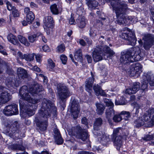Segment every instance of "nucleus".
Listing matches in <instances>:
<instances>
[{
  "instance_id": "1",
  "label": "nucleus",
  "mask_w": 154,
  "mask_h": 154,
  "mask_svg": "<svg viewBox=\"0 0 154 154\" xmlns=\"http://www.w3.org/2000/svg\"><path fill=\"white\" fill-rule=\"evenodd\" d=\"M109 5L115 11L117 17L116 21L119 24L129 25L134 22L133 18L132 16H126V12L128 9L126 3L113 1L111 2Z\"/></svg>"
},
{
  "instance_id": "2",
  "label": "nucleus",
  "mask_w": 154,
  "mask_h": 154,
  "mask_svg": "<svg viewBox=\"0 0 154 154\" xmlns=\"http://www.w3.org/2000/svg\"><path fill=\"white\" fill-rule=\"evenodd\" d=\"M144 56V54L141 51L140 48H137L135 47L129 48L123 54H121L119 62L118 68L120 69L121 67L124 66H128L131 63L133 62L132 58L134 59L136 61H140L143 59Z\"/></svg>"
},
{
  "instance_id": "3",
  "label": "nucleus",
  "mask_w": 154,
  "mask_h": 154,
  "mask_svg": "<svg viewBox=\"0 0 154 154\" xmlns=\"http://www.w3.org/2000/svg\"><path fill=\"white\" fill-rule=\"evenodd\" d=\"M56 112V107L54 106L52 102L50 100L44 99L41 104V109L38 113V116L37 115L35 118L37 119L42 118L48 119L51 116L52 113L55 115Z\"/></svg>"
},
{
  "instance_id": "4",
  "label": "nucleus",
  "mask_w": 154,
  "mask_h": 154,
  "mask_svg": "<svg viewBox=\"0 0 154 154\" xmlns=\"http://www.w3.org/2000/svg\"><path fill=\"white\" fill-rule=\"evenodd\" d=\"M116 29L113 26L106 25V33L108 34L107 40L109 45H106V60L112 59L115 54V53L112 47L113 43V37Z\"/></svg>"
},
{
  "instance_id": "5",
  "label": "nucleus",
  "mask_w": 154,
  "mask_h": 154,
  "mask_svg": "<svg viewBox=\"0 0 154 154\" xmlns=\"http://www.w3.org/2000/svg\"><path fill=\"white\" fill-rule=\"evenodd\" d=\"M152 75L151 72H148L144 73L143 76V82L141 86L140 91L141 92V96H143L145 94L146 92L148 91L147 87L149 83L150 88L151 89H154V76Z\"/></svg>"
},
{
  "instance_id": "6",
  "label": "nucleus",
  "mask_w": 154,
  "mask_h": 154,
  "mask_svg": "<svg viewBox=\"0 0 154 154\" xmlns=\"http://www.w3.org/2000/svg\"><path fill=\"white\" fill-rule=\"evenodd\" d=\"M121 129V128L119 127L113 129L111 136V141L113 142L114 146L118 150L120 149L122 144L123 136L120 132L122 131Z\"/></svg>"
},
{
  "instance_id": "7",
  "label": "nucleus",
  "mask_w": 154,
  "mask_h": 154,
  "mask_svg": "<svg viewBox=\"0 0 154 154\" xmlns=\"http://www.w3.org/2000/svg\"><path fill=\"white\" fill-rule=\"evenodd\" d=\"M29 93L27 86L24 85L20 89L19 94L22 99L29 103L36 104L40 102V100L39 99H33L29 94Z\"/></svg>"
},
{
  "instance_id": "8",
  "label": "nucleus",
  "mask_w": 154,
  "mask_h": 154,
  "mask_svg": "<svg viewBox=\"0 0 154 154\" xmlns=\"http://www.w3.org/2000/svg\"><path fill=\"white\" fill-rule=\"evenodd\" d=\"M57 89L60 99L62 101H64L66 99L72 95L69 88L66 86L61 84L57 85Z\"/></svg>"
},
{
  "instance_id": "9",
  "label": "nucleus",
  "mask_w": 154,
  "mask_h": 154,
  "mask_svg": "<svg viewBox=\"0 0 154 154\" xmlns=\"http://www.w3.org/2000/svg\"><path fill=\"white\" fill-rule=\"evenodd\" d=\"M73 135L77 138L85 141L89 137V135L87 131L79 126L78 125L73 128L72 130Z\"/></svg>"
},
{
  "instance_id": "10",
  "label": "nucleus",
  "mask_w": 154,
  "mask_h": 154,
  "mask_svg": "<svg viewBox=\"0 0 154 154\" xmlns=\"http://www.w3.org/2000/svg\"><path fill=\"white\" fill-rule=\"evenodd\" d=\"M106 47L100 46L96 47L94 49L92 52V57L95 62H97L103 59V56L106 53Z\"/></svg>"
},
{
  "instance_id": "11",
  "label": "nucleus",
  "mask_w": 154,
  "mask_h": 154,
  "mask_svg": "<svg viewBox=\"0 0 154 154\" xmlns=\"http://www.w3.org/2000/svg\"><path fill=\"white\" fill-rule=\"evenodd\" d=\"M120 36L123 39L128 41L129 45L133 46L135 45L137 39L134 31L130 30L122 32Z\"/></svg>"
},
{
  "instance_id": "12",
  "label": "nucleus",
  "mask_w": 154,
  "mask_h": 154,
  "mask_svg": "<svg viewBox=\"0 0 154 154\" xmlns=\"http://www.w3.org/2000/svg\"><path fill=\"white\" fill-rule=\"evenodd\" d=\"M19 132L16 125H14L11 126L10 124L7 125L4 130V132L7 135L14 139L19 137Z\"/></svg>"
},
{
  "instance_id": "13",
  "label": "nucleus",
  "mask_w": 154,
  "mask_h": 154,
  "mask_svg": "<svg viewBox=\"0 0 154 154\" xmlns=\"http://www.w3.org/2000/svg\"><path fill=\"white\" fill-rule=\"evenodd\" d=\"M114 103L111 100L106 98V119L110 125H112L113 123L110 118L113 116L115 113V111L113 109Z\"/></svg>"
},
{
  "instance_id": "14",
  "label": "nucleus",
  "mask_w": 154,
  "mask_h": 154,
  "mask_svg": "<svg viewBox=\"0 0 154 154\" xmlns=\"http://www.w3.org/2000/svg\"><path fill=\"white\" fill-rule=\"evenodd\" d=\"M142 39L144 41L143 47L145 50H149L154 45V35L152 34H145Z\"/></svg>"
},
{
  "instance_id": "15",
  "label": "nucleus",
  "mask_w": 154,
  "mask_h": 154,
  "mask_svg": "<svg viewBox=\"0 0 154 154\" xmlns=\"http://www.w3.org/2000/svg\"><path fill=\"white\" fill-rule=\"evenodd\" d=\"M3 113L7 116L17 115L19 113L17 105L13 103L6 106L3 110Z\"/></svg>"
},
{
  "instance_id": "16",
  "label": "nucleus",
  "mask_w": 154,
  "mask_h": 154,
  "mask_svg": "<svg viewBox=\"0 0 154 154\" xmlns=\"http://www.w3.org/2000/svg\"><path fill=\"white\" fill-rule=\"evenodd\" d=\"M19 102L20 109H23V111L28 116H30L35 114V111L32 106L28 103L25 104L22 100H20Z\"/></svg>"
},
{
  "instance_id": "17",
  "label": "nucleus",
  "mask_w": 154,
  "mask_h": 154,
  "mask_svg": "<svg viewBox=\"0 0 154 154\" xmlns=\"http://www.w3.org/2000/svg\"><path fill=\"white\" fill-rule=\"evenodd\" d=\"M132 66L133 67L131 68L129 70L130 75L131 76L138 77L140 76L142 72L141 64L139 63H136L135 64H133Z\"/></svg>"
},
{
  "instance_id": "18",
  "label": "nucleus",
  "mask_w": 154,
  "mask_h": 154,
  "mask_svg": "<svg viewBox=\"0 0 154 154\" xmlns=\"http://www.w3.org/2000/svg\"><path fill=\"white\" fill-rule=\"evenodd\" d=\"M71 111L72 116L74 119H76L78 116L80 110L79 104L75 100H74L72 102Z\"/></svg>"
},
{
  "instance_id": "19",
  "label": "nucleus",
  "mask_w": 154,
  "mask_h": 154,
  "mask_svg": "<svg viewBox=\"0 0 154 154\" xmlns=\"http://www.w3.org/2000/svg\"><path fill=\"white\" fill-rule=\"evenodd\" d=\"M11 97V96L7 91L0 89V105L9 101Z\"/></svg>"
},
{
  "instance_id": "20",
  "label": "nucleus",
  "mask_w": 154,
  "mask_h": 154,
  "mask_svg": "<svg viewBox=\"0 0 154 154\" xmlns=\"http://www.w3.org/2000/svg\"><path fill=\"white\" fill-rule=\"evenodd\" d=\"M6 85L8 87H12L15 88L18 87L19 85V82L15 79L14 76L8 77L5 81Z\"/></svg>"
},
{
  "instance_id": "21",
  "label": "nucleus",
  "mask_w": 154,
  "mask_h": 154,
  "mask_svg": "<svg viewBox=\"0 0 154 154\" xmlns=\"http://www.w3.org/2000/svg\"><path fill=\"white\" fill-rule=\"evenodd\" d=\"M91 77L89 78L86 80L85 82V86L86 90L88 92L89 94L91 95V91L92 90V87L94 80V75L92 72H91Z\"/></svg>"
},
{
  "instance_id": "22",
  "label": "nucleus",
  "mask_w": 154,
  "mask_h": 154,
  "mask_svg": "<svg viewBox=\"0 0 154 154\" xmlns=\"http://www.w3.org/2000/svg\"><path fill=\"white\" fill-rule=\"evenodd\" d=\"M121 115H123L124 117H127V118L131 117L130 113L128 112L123 111L121 112L120 114L114 115L112 118L113 121L115 122H118L122 121V118Z\"/></svg>"
},
{
  "instance_id": "23",
  "label": "nucleus",
  "mask_w": 154,
  "mask_h": 154,
  "mask_svg": "<svg viewBox=\"0 0 154 154\" xmlns=\"http://www.w3.org/2000/svg\"><path fill=\"white\" fill-rule=\"evenodd\" d=\"M42 86L38 84H35L33 85L30 88L29 92L31 94H37L43 90Z\"/></svg>"
},
{
  "instance_id": "24",
  "label": "nucleus",
  "mask_w": 154,
  "mask_h": 154,
  "mask_svg": "<svg viewBox=\"0 0 154 154\" xmlns=\"http://www.w3.org/2000/svg\"><path fill=\"white\" fill-rule=\"evenodd\" d=\"M54 137L55 141L58 144H62L63 142V140L61 137L60 131L57 129L55 128L54 130Z\"/></svg>"
},
{
  "instance_id": "25",
  "label": "nucleus",
  "mask_w": 154,
  "mask_h": 154,
  "mask_svg": "<svg viewBox=\"0 0 154 154\" xmlns=\"http://www.w3.org/2000/svg\"><path fill=\"white\" fill-rule=\"evenodd\" d=\"M45 119V121L38 122L37 123V126L39 129L43 131L46 130L48 125V119Z\"/></svg>"
},
{
  "instance_id": "26",
  "label": "nucleus",
  "mask_w": 154,
  "mask_h": 154,
  "mask_svg": "<svg viewBox=\"0 0 154 154\" xmlns=\"http://www.w3.org/2000/svg\"><path fill=\"white\" fill-rule=\"evenodd\" d=\"M45 26L49 27H54V22L53 18L50 16H47L45 18L44 22Z\"/></svg>"
},
{
  "instance_id": "27",
  "label": "nucleus",
  "mask_w": 154,
  "mask_h": 154,
  "mask_svg": "<svg viewBox=\"0 0 154 154\" xmlns=\"http://www.w3.org/2000/svg\"><path fill=\"white\" fill-rule=\"evenodd\" d=\"M76 21L80 28H83L85 26L86 20L84 17H79L78 19L76 20Z\"/></svg>"
},
{
  "instance_id": "28",
  "label": "nucleus",
  "mask_w": 154,
  "mask_h": 154,
  "mask_svg": "<svg viewBox=\"0 0 154 154\" xmlns=\"http://www.w3.org/2000/svg\"><path fill=\"white\" fill-rule=\"evenodd\" d=\"M140 83L138 82L134 83L132 86L129 89L131 92L128 93H131V94H135L140 88Z\"/></svg>"
},
{
  "instance_id": "29",
  "label": "nucleus",
  "mask_w": 154,
  "mask_h": 154,
  "mask_svg": "<svg viewBox=\"0 0 154 154\" xmlns=\"http://www.w3.org/2000/svg\"><path fill=\"white\" fill-rule=\"evenodd\" d=\"M103 124V120L100 118H98L96 119L94 123V129L96 131L99 130V127Z\"/></svg>"
},
{
  "instance_id": "30",
  "label": "nucleus",
  "mask_w": 154,
  "mask_h": 154,
  "mask_svg": "<svg viewBox=\"0 0 154 154\" xmlns=\"http://www.w3.org/2000/svg\"><path fill=\"white\" fill-rule=\"evenodd\" d=\"M17 75L20 79L25 78L27 75L26 71L23 68H19L17 70Z\"/></svg>"
},
{
  "instance_id": "31",
  "label": "nucleus",
  "mask_w": 154,
  "mask_h": 154,
  "mask_svg": "<svg viewBox=\"0 0 154 154\" xmlns=\"http://www.w3.org/2000/svg\"><path fill=\"white\" fill-rule=\"evenodd\" d=\"M93 89L97 95H100L101 96H105V95L104 92L101 89L100 86L98 85H94V86Z\"/></svg>"
},
{
  "instance_id": "32",
  "label": "nucleus",
  "mask_w": 154,
  "mask_h": 154,
  "mask_svg": "<svg viewBox=\"0 0 154 154\" xmlns=\"http://www.w3.org/2000/svg\"><path fill=\"white\" fill-rule=\"evenodd\" d=\"M8 40L12 43L14 45H17L19 42L16 37L12 34H9L7 36Z\"/></svg>"
},
{
  "instance_id": "33",
  "label": "nucleus",
  "mask_w": 154,
  "mask_h": 154,
  "mask_svg": "<svg viewBox=\"0 0 154 154\" xmlns=\"http://www.w3.org/2000/svg\"><path fill=\"white\" fill-rule=\"evenodd\" d=\"M134 123L136 127L137 128L141 127L144 124V120L143 119L142 117L141 116L139 117L134 121Z\"/></svg>"
},
{
  "instance_id": "34",
  "label": "nucleus",
  "mask_w": 154,
  "mask_h": 154,
  "mask_svg": "<svg viewBox=\"0 0 154 154\" xmlns=\"http://www.w3.org/2000/svg\"><path fill=\"white\" fill-rule=\"evenodd\" d=\"M127 100L124 96H122L118 100H116L115 104L116 105H122L126 104Z\"/></svg>"
},
{
  "instance_id": "35",
  "label": "nucleus",
  "mask_w": 154,
  "mask_h": 154,
  "mask_svg": "<svg viewBox=\"0 0 154 154\" xmlns=\"http://www.w3.org/2000/svg\"><path fill=\"white\" fill-rule=\"evenodd\" d=\"M74 57L77 61H81L82 59V51L79 49L76 51L74 54Z\"/></svg>"
},
{
  "instance_id": "36",
  "label": "nucleus",
  "mask_w": 154,
  "mask_h": 154,
  "mask_svg": "<svg viewBox=\"0 0 154 154\" xmlns=\"http://www.w3.org/2000/svg\"><path fill=\"white\" fill-rule=\"evenodd\" d=\"M11 148L14 150L18 149L20 150L23 151L25 150V148L22 144H14L11 145Z\"/></svg>"
},
{
  "instance_id": "37",
  "label": "nucleus",
  "mask_w": 154,
  "mask_h": 154,
  "mask_svg": "<svg viewBox=\"0 0 154 154\" xmlns=\"http://www.w3.org/2000/svg\"><path fill=\"white\" fill-rule=\"evenodd\" d=\"M26 16V20L28 23L30 24L32 23L35 19V16L32 12H29Z\"/></svg>"
},
{
  "instance_id": "38",
  "label": "nucleus",
  "mask_w": 154,
  "mask_h": 154,
  "mask_svg": "<svg viewBox=\"0 0 154 154\" xmlns=\"http://www.w3.org/2000/svg\"><path fill=\"white\" fill-rule=\"evenodd\" d=\"M96 106L97 108L96 111L97 114L100 115L102 114L103 113L105 109L104 106L98 103L96 104Z\"/></svg>"
},
{
  "instance_id": "39",
  "label": "nucleus",
  "mask_w": 154,
  "mask_h": 154,
  "mask_svg": "<svg viewBox=\"0 0 154 154\" xmlns=\"http://www.w3.org/2000/svg\"><path fill=\"white\" fill-rule=\"evenodd\" d=\"M4 68L6 69V73L9 75H13L14 74V72L13 69L10 67L9 64L5 62Z\"/></svg>"
},
{
  "instance_id": "40",
  "label": "nucleus",
  "mask_w": 154,
  "mask_h": 154,
  "mask_svg": "<svg viewBox=\"0 0 154 154\" xmlns=\"http://www.w3.org/2000/svg\"><path fill=\"white\" fill-rule=\"evenodd\" d=\"M18 38L22 44L26 46H28L30 45V43L28 42L27 39L22 35H18Z\"/></svg>"
},
{
  "instance_id": "41",
  "label": "nucleus",
  "mask_w": 154,
  "mask_h": 154,
  "mask_svg": "<svg viewBox=\"0 0 154 154\" xmlns=\"http://www.w3.org/2000/svg\"><path fill=\"white\" fill-rule=\"evenodd\" d=\"M50 8L51 12L53 14H58V9L56 4H54L51 5L50 6Z\"/></svg>"
},
{
  "instance_id": "42",
  "label": "nucleus",
  "mask_w": 154,
  "mask_h": 154,
  "mask_svg": "<svg viewBox=\"0 0 154 154\" xmlns=\"http://www.w3.org/2000/svg\"><path fill=\"white\" fill-rule=\"evenodd\" d=\"M98 5V3L95 0H93L88 5V7L90 9H95Z\"/></svg>"
},
{
  "instance_id": "43",
  "label": "nucleus",
  "mask_w": 154,
  "mask_h": 154,
  "mask_svg": "<svg viewBox=\"0 0 154 154\" xmlns=\"http://www.w3.org/2000/svg\"><path fill=\"white\" fill-rule=\"evenodd\" d=\"M24 59L27 61H31L34 59V54H25Z\"/></svg>"
},
{
  "instance_id": "44",
  "label": "nucleus",
  "mask_w": 154,
  "mask_h": 154,
  "mask_svg": "<svg viewBox=\"0 0 154 154\" xmlns=\"http://www.w3.org/2000/svg\"><path fill=\"white\" fill-rule=\"evenodd\" d=\"M40 34L38 35V34L30 35L28 36V39L30 42L33 43L36 40L37 37Z\"/></svg>"
},
{
  "instance_id": "45",
  "label": "nucleus",
  "mask_w": 154,
  "mask_h": 154,
  "mask_svg": "<svg viewBox=\"0 0 154 154\" xmlns=\"http://www.w3.org/2000/svg\"><path fill=\"white\" fill-rule=\"evenodd\" d=\"M142 117L143 119L144 120V122H147V123L148 125V123L151 119V116L149 114H147L146 113H144L143 116H141Z\"/></svg>"
},
{
  "instance_id": "46",
  "label": "nucleus",
  "mask_w": 154,
  "mask_h": 154,
  "mask_svg": "<svg viewBox=\"0 0 154 154\" xmlns=\"http://www.w3.org/2000/svg\"><path fill=\"white\" fill-rule=\"evenodd\" d=\"M11 14L14 17H18L20 15V13L16 9V8H14L13 9L12 11Z\"/></svg>"
},
{
  "instance_id": "47",
  "label": "nucleus",
  "mask_w": 154,
  "mask_h": 154,
  "mask_svg": "<svg viewBox=\"0 0 154 154\" xmlns=\"http://www.w3.org/2000/svg\"><path fill=\"white\" fill-rule=\"evenodd\" d=\"M84 9L82 7L77 8L76 14L79 15V17L82 16L83 13Z\"/></svg>"
},
{
  "instance_id": "48",
  "label": "nucleus",
  "mask_w": 154,
  "mask_h": 154,
  "mask_svg": "<svg viewBox=\"0 0 154 154\" xmlns=\"http://www.w3.org/2000/svg\"><path fill=\"white\" fill-rule=\"evenodd\" d=\"M65 47L63 44H61L57 47V51L59 52L62 53L65 50Z\"/></svg>"
},
{
  "instance_id": "49",
  "label": "nucleus",
  "mask_w": 154,
  "mask_h": 154,
  "mask_svg": "<svg viewBox=\"0 0 154 154\" xmlns=\"http://www.w3.org/2000/svg\"><path fill=\"white\" fill-rule=\"evenodd\" d=\"M89 34L91 36H94L96 35L94 27H91L90 30Z\"/></svg>"
},
{
  "instance_id": "50",
  "label": "nucleus",
  "mask_w": 154,
  "mask_h": 154,
  "mask_svg": "<svg viewBox=\"0 0 154 154\" xmlns=\"http://www.w3.org/2000/svg\"><path fill=\"white\" fill-rule=\"evenodd\" d=\"M6 4L7 5V8L9 11H12L13 9L14 8H16L15 7L13 6L10 2L8 1L6 2Z\"/></svg>"
},
{
  "instance_id": "51",
  "label": "nucleus",
  "mask_w": 154,
  "mask_h": 154,
  "mask_svg": "<svg viewBox=\"0 0 154 154\" xmlns=\"http://www.w3.org/2000/svg\"><path fill=\"white\" fill-rule=\"evenodd\" d=\"M60 59L63 64H66L67 59V57L65 55H61L60 57Z\"/></svg>"
},
{
  "instance_id": "52",
  "label": "nucleus",
  "mask_w": 154,
  "mask_h": 154,
  "mask_svg": "<svg viewBox=\"0 0 154 154\" xmlns=\"http://www.w3.org/2000/svg\"><path fill=\"white\" fill-rule=\"evenodd\" d=\"M48 62L49 64V67L51 69H52L54 68L55 66V64L51 59H48Z\"/></svg>"
},
{
  "instance_id": "53",
  "label": "nucleus",
  "mask_w": 154,
  "mask_h": 154,
  "mask_svg": "<svg viewBox=\"0 0 154 154\" xmlns=\"http://www.w3.org/2000/svg\"><path fill=\"white\" fill-rule=\"evenodd\" d=\"M153 138V136L149 134H147L144 137L143 139L144 140L148 141L151 140H152Z\"/></svg>"
},
{
  "instance_id": "54",
  "label": "nucleus",
  "mask_w": 154,
  "mask_h": 154,
  "mask_svg": "<svg viewBox=\"0 0 154 154\" xmlns=\"http://www.w3.org/2000/svg\"><path fill=\"white\" fill-rule=\"evenodd\" d=\"M53 27H49L45 26L44 27V29L46 32L47 34H49L52 31V29Z\"/></svg>"
},
{
  "instance_id": "55",
  "label": "nucleus",
  "mask_w": 154,
  "mask_h": 154,
  "mask_svg": "<svg viewBox=\"0 0 154 154\" xmlns=\"http://www.w3.org/2000/svg\"><path fill=\"white\" fill-rule=\"evenodd\" d=\"M0 52L4 55H7V54L5 50L4 49L3 47L1 45H0Z\"/></svg>"
},
{
  "instance_id": "56",
  "label": "nucleus",
  "mask_w": 154,
  "mask_h": 154,
  "mask_svg": "<svg viewBox=\"0 0 154 154\" xmlns=\"http://www.w3.org/2000/svg\"><path fill=\"white\" fill-rule=\"evenodd\" d=\"M35 58L36 61L40 63L41 61L42 56L39 54H37L35 55Z\"/></svg>"
},
{
  "instance_id": "57",
  "label": "nucleus",
  "mask_w": 154,
  "mask_h": 154,
  "mask_svg": "<svg viewBox=\"0 0 154 154\" xmlns=\"http://www.w3.org/2000/svg\"><path fill=\"white\" fill-rule=\"evenodd\" d=\"M82 122V124L85 125H88V122L87 119L85 117H83L81 120Z\"/></svg>"
},
{
  "instance_id": "58",
  "label": "nucleus",
  "mask_w": 154,
  "mask_h": 154,
  "mask_svg": "<svg viewBox=\"0 0 154 154\" xmlns=\"http://www.w3.org/2000/svg\"><path fill=\"white\" fill-rule=\"evenodd\" d=\"M4 64L5 62L3 63H0V73L3 72L5 67Z\"/></svg>"
},
{
  "instance_id": "59",
  "label": "nucleus",
  "mask_w": 154,
  "mask_h": 154,
  "mask_svg": "<svg viewBox=\"0 0 154 154\" xmlns=\"http://www.w3.org/2000/svg\"><path fill=\"white\" fill-rule=\"evenodd\" d=\"M19 57L22 59H25V54H23L20 52H18L17 53Z\"/></svg>"
},
{
  "instance_id": "60",
  "label": "nucleus",
  "mask_w": 154,
  "mask_h": 154,
  "mask_svg": "<svg viewBox=\"0 0 154 154\" xmlns=\"http://www.w3.org/2000/svg\"><path fill=\"white\" fill-rule=\"evenodd\" d=\"M88 62L89 63H91L92 62V59L91 56L89 55H87L85 56Z\"/></svg>"
},
{
  "instance_id": "61",
  "label": "nucleus",
  "mask_w": 154,
  "mask_h": 154,
  "mask_svg": "<svg viewBox=\"0 0 154 154\" xmlns=\"http://www.w3.org/2000/svg\"><path fill=\"white\" fill-rule=\"evenodd\" d=\"M24 11L26 15L30 13L29 12H32V11H30L29 8L28 7L25 8L24 9Z\"/></svg>"
},
{
  "instance_id": "62",
  "label": "nucleus",
  "mask_w": 154,
  "mask_h": 154,
  "mask_svg": "<svg viewBox=\"0 0 154 154\" xmlns=\"http://www.w3.org/2000/svg\"><path fill=\"white\" fill-rule=\"evenodd\" d=\"M42 49L45 52L48 51L49 50V48L48 46L46 45H45L43 46Z\"/></svg>"
},
{
  "instance_id": "63",
  "label": "nucleus",
  "mask_w": 154,
  "mask_h": 154,
  "mask_svg": "<svg viewBox=\"0 0 154 154\" xmlns=\"http://www.w3.org/2000/svg\"><path fill=\"white\" fill-rule=\"evenodd\" d=\"M69 23L71 25L75 24V20L74 18L71 17L69 20Z\"/></svg>"
},
{
  "instance_id": "64",
  "label": "nucleus",
  "mask_w": 154,
  "mask_h": 154,
  "mask_svg": "<svg viewBox=\"0 0 154 154\" xmlns=\"http://www.w3.org/2000/svg\"><path fill=\"white\" fill-rule=\"evenodd\" d=\"M154 113V108H151L149 110L148 114H149V115H151H151L153 114Z\"/></svg>"
}]
</instances>
